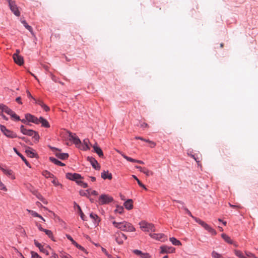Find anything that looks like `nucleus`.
I'll use <instances>...</instances> for the list:
<instances>
[{
	"label": "nucleus",
	"mask_w": 258,
	"mask_h": 258,
	"mask_svg": "<svg viewBox=\"0 0 258 258\" xmlns=\"http://www.w3.org/2000/svg\"><path fill=\"white\" fill-rule=\"evenodd\" d=\"M112 224L115 227L123 231L133 232L135 231V228L132 224L126 221L117 222L113 221H112Z\"/></svg>",
	"instance_id": "nucleus-1"
},
{
	"label": "nucleus",
	"mask_w": 258,
	"mask_h": 258,
	"mask_svg": "<svg viewBox=\"0 0 258 258\" xmlns=\"http://www.w3.org/2000/svg\"><path fill=\"white\" fill-rule=\"evenodd\" d=\"M20 130L23 135L32 137L35 141L38 142L40 137L38 132L32 130L27 129L23 125H21Z\"/></svg>",
	"instance_id": "nucleus-2"
},
{
	"label": "nucleus",
	"mask_w": 258,
	"mask_h": 258,
	"mask_svg": "<svg viewBox=\"0 0 258 258\" xmlns=\"http://www.w3.org/2000/svg\"><path fill=\"white\" fill-rule=\"evenodd\" d=\"M193 219L201 225L203 228H204L205 229L207 230L209 232L211 233V234L213 235H215L217 234V232L215 230H214L213 228H212L210 225L207 224L206 223H205L204 221H202L200 219L197 218V217H193Z\"/></svg>",
	"instance_id": "nucleus-3"
},
{
	"label": "nucleus",
	"mask_w": 258,
	"mask_h": 258,
	"mask_svg": "<svg viewBox=\"0 0 258 258\" xmlns=\"http://www.w3.org/2000/svg\"><path fill=\"white\" fill-rule=\"evenodd\" d=\"M141 229L145 232H150L155 231L154 225L152 223H148L145 221H141L139 223Z\"/></svg>",
	"instance_id": "nucleus-4"
},
{
	"label": "nucleus",
	"mask_w": 258,
	"mask_h": 258,
	"mask_svg": "<svg viewBox=\"0 0 258 258\" xmlns=\"http://www.w3.org/2000/svg\"><path fill=\"white\" fill-rule=\"evenodd\" d=\"M113 201V198L108 195L102 194L98 199V204L100 205L108 204Z\"/></svg>",
	"instance_id": "nucleus-5"
},
{
	"label": "nucleus",
	"mask_w": 258,
	"mask_h": 258,
	"mask_svg": "<svg viewBox=\"0 0 258 258\" xmlns=\"http://www.w3.org/2000/svg\"><path fill=\"white\" fill-rule=\"evenodd\" d=\"M0 129L1 132L8 138L13 139L18 137L16 133L12 131L7 129L4 125H0Z\"/></svg>",
	"instance_id": "nucleus-6"
},
{
	"label": "nucleus",
	"mask_w": 258,
	"mask_h": 258,
	"mask_svg": "<svg viewBox=\"0 0 258 258\" xmlns=\"http://www.w3.org/2000/svg\"><path fill=\"white\" fill-rule=\"evenodd\" d=\"M10 8L14 14L16 16H20V12L19 11L17 6L16 5L15 2L11 0H8Z\"/></svg>",
	"instance_id": "nucleus-7"
},
{
	"label": "nucleus",
	"mask_w": 258,
	"mask_h": 258,
	"mask_svg": "<svg viewBox=\"0 0 258 258\" xmlns=\"http://www.w3.org/2000/svg\"><path fill=\"white\" fill-rule=\"evenodd\" d=\"M69 134V140L72 142L74 144H75L77 146L80 145L81 143V140L75 134H73L70 132H68Z\"/></svg>",
	"instance_id": "nucleus-8"
},
{
	"label": "nucleus",
	"mask_w": 258,
	"mask_h": 258,
	"mask_svg": "<svg viewBox=\"0 0 258 258\" xmlns=\"http://www.w3.org/2000/svg\"><path fill=\"white\" fill-rule=\"evenodd\" d=\"M114 236L115 241L118 244H122L123 241L127 239V236L122 233H116Z\"/></svg>",
	"instance_id": "nucleus-9"
},
{
	"label": "nucleus",
	"mask_w": 258,
	"mask_h": 258,
	"mask_svg": "<svg viewBox=\"0 0 258 258\" xmlns=\"http://www.w3.org/2000/svg\"><path fill=\"white\" fill-rule=\"evenodd\" d=\"M66 176L67 178L75 181H76L77 179L83 178V177L81 175V174L77 173H67Z\"/></svg>",
	"instance_id": "nucleus-10"
},
{
	"label": "nucleus",
	"mask_w": 258,
	"mask_h": 258,
	"mask_svg": "<svg viewBox=\"0 0 258 258\" xmlns=\"http://www.w3.org/2000/svg\"><path fill=\"white\" fill-rule=\"evenodd\" d=\"M161 253H172L175 252V248L167 245H163L160 247Z\"/></svg>",
	"instance_id": "nucleus-11"
},
{
	"label": "nucleus",
	"mask_w": 258,
	"mask_h": 258,
	"mask_svg": "<svg viewBox=\"0 0 258 258\" xmlns=\"http://www.w3.org/2000/svg\"><path fill=\"white\" fill-rule=\"evenodd\" d=\"M87 161L90 163L95 170H99L100 169L101 167L100 165L94 158L88 156L87 157Z\"/></svg>",
	"instance_id": "nucleus-12"
},
{
	"label": "nucleus",
	"mask_w": 258,
	"mask_h": 258,
	"mask_svg": "<svg viewBox=\"0 0 258 258\" xmlns=\"http://www.w3.org/2000/svg\"><path fill=\"white\" fill-rule=\"evenodd\" d=\"M25 117L26 118V120H27L28 122H31L36 124H39L38 118L33 115H32L30 113H26L25 115Z\"/></svg>",
	"instance_id": "nucleus-13"
},
{
	"label": "nucleus",
	"mask_w": 258,
	"mask_h": 258,
	"mask_svg": "<svg viewBox=\"0 0 258 258\" xmlns=\"http://www.w3.org/2000/svg\"><path fill=\"white\" fill-rule=\"evenodd\" d=\"M13 59L15 62L19 66H21L24 63L23 57L17 53L14 54Z\"/></svg>",
	"instance_id": "nucleus-14"
},
{
	"label": "nucleus",
	"mask_w": 258,
	"mask_h": 258,
	"mask_svg": "<svg viewBox=\"0 0 258 258\" xmlns=\"http://www.w3.org/2000/svg\"><path fill=\"white\" fill-rule=\"evenodd\" d=\"M92 147L94 149V152H95L99 157L103 158L104 155L102 149L98 146L97 143H95L93 146Z\"/></svg>",
	"instance_id": "nucleus-15"
},
{
	"label": "nucleus",
	"mask_w": 258,
	"mask_h": 258,
	"mask_svg": "<svg viewBox=\"0 0 258 258\" xmlns=\"http://www.w3.org/2000/svg\"><path fill=\"white\" fill-rule=\"evenodd\" d=\"M25 153L30 158H37L38 157L37 154L34 152V150L31 147H28L27 149L25 150Z\"/></svg>",
	"instance_id": "nucleus-16"
},
{
	"label": "nucleus",
	"mask_w": 258,
	"mask_h": 258,
	"mask_svg": "<svg viewBox=\"0 0 258 258\" xmlns=\"http://www.w3.org/2000/svg\"><path fill=\"white\" fill-rule=\"evenodd\" d=\"M34 242L35 245L39 248L41 252L45 253L46 255H49V252L45 248H44L43 245L38 242L36 240H34Z\"/></svg>",
	"instance_id": "nucleus-17"
},
{
	"label": "nucleus",
	"mask_w": 258,
	"mask_h": 258,
	"mask_svg": "<svg viewBox=\"0 0 258 258\" xmlns=\"http://www.w3.org/2000/svg\"><path fill=\"white\" fill-rule=\"evenodd\" d=\"M13 150L14 151V152L17 154V155L18 156H19L21 159L22 160L25 162L26 165L29 167V168H31V165H30V164L29 163V162L26 160V159L25 158V157L22 154H21L18 151V150L16 148H13Z\"/></svg>",
	"instance_id": "nucleus-18"
},
{
	"label": "nucleus",
	"mask_w": 258,
	"mask_h": 258,
	"mask_svg": "<svg viewBox=\"0 0 258 258\" xmlns=\"http://www.w3.org/2000/svg\"><path fill=\"white\" fill-rule=\"evenodd\" d=\"M172 201L173 202H175L177 203H179L182 206H181V208L182 209H183L186 212V213L189 216H190L191 217H192L193 218V217H195L194 216H192L191 213L189 211V210L186 208L184 206V202L181 201H178V200H172Z\"/></svg>",
	"instance_id": "nucleus-19"
},
{
	"label": "nucleus",
	"mask_w": 258,
	"mask_h": 258,
	"mask_svg": "<svg viewBox=\"0 0 258 258\" xmlns=\"http://www.w3.org/2000/svg\"><path fill=\"white\" fill-rule=\"evenodd\" d=\"M125 208L128 210H132L133 208V201L132 199L127 200L123 204Z\"/></svg>",
	"instance_id": "nucleus-20"
},
{
	"label": "nucleus",
	"mask_w": 258,
	"mask_h": 258,
	"mask_svg": "<svg viewBox=\"0 0 258 258\" xmlns=\"http://www.w3.org/2000/svg\"><path fill=\"white\" fill-rule=\"evenodd\" d=\"M0 109L2 110V111L5 112V113L10 115L12 113V112L13 111L7 106L3 104H0Z\"/></svg>",
	"instance_id": "nucleus-21"
},
{
	"label": "nucleus",
	"mask_w": 258,
	"mask_h": 258,
	"mask_svg": "<svg viewBox=\"0 0 258 258\" xmlns=\"http://www.w3.org/2000/svg\"><path fill=\"white\" fill-rule=\"evenodd\" d=\"M38 121H39V123H41V126L44 127L49 128L50 127L48 121L43 117H40L39 118H38Z\"/></svg>",
	"instance_id": "nucleus-22"
},
{
	"label": "nucleus",
	"mask_w": 258,
	"mask_h": 258,
	"mask_svg": "<svg viewBox=\"0 0 258 258\" xmlns=\"http://www.w3.org/2000/svg\"><path fill=\"white\" fill-rule=\"evenodd\" d=\"M101 177L103 179H108L109 180H111L112 178V174L111 173H109L108 171H103L101 173Z\"/></svg>",
	"instance_id": "nucleus-23"
},
{
	"label": "nucleus",
	"mask_w": 258,
	"mask_h": 258,
	"mask_svg": "<svg viewBox=\"0 0 258 258\" xmlns=\"http://www.w3.org/2000/svg\"><path fill=\"white\" fill-rule=\"evenodd\" d=\"M187 155L188 156H190V157L194 159V160L196 161V162L198 163V165H200V163L201 161V156L198 154H192L191 153H187Z\"/></svg>",
	"instance_id": "nucleus-24"
},
{
	"label": "nucleus",
	"mask_w": 258,
	"mask_h": 258,
	"mask_svg": "<svg viewBox=\"0 0 258 258\" xmlns=\"http://www.w3.org/2000/svg\"><path fill=\"white\" fill-rule=\"evenodd\" d=\"M54 154L55 156L61 160L67 159L69 157V155L68 153H60L58 152H56L54 153Z\"/></svg>",
	"instance_id": "nucleus-25"
},
{
	"label": "nucleus",
	"mask_w": 258,
	"mask_h": 258,
	"mask_svg": "<svg viewBox=\"0 0 258 258\" xmlns=\"http://www.w3.org/2000/svg\"><path fill=\"white\" fill-rule=\"evenodd\" d=\"M90 217L93 220V222L95 224H98L100 221V218L96 214L93 213H90Z\"/></svg>",
	"instance_id": "nucleus-26"
},
{
	"label": "nucleus",
	"mask_w": 258,
	"mask_h": 258,
	"mask_svg": "<svg viewBox=\"0 0 258 258\" xmlns=\"http://www.w3.org/2000/svg\"><path fill=\"white\" fill-rule=\"evenodd\" d=\"M49 160L55 164V165L60 166H65V164L61 162V161H59L58 160L56 159V158L53 157H50L49 158Z\"/></svg>",
	"instance_id": "nucleus-27"
},
{
	"label": "nucleus",
	"mask_w": 258,
	"mask_h": 258,
	"mask_svg": "<svg viewBox=\"0 0 258 258\" xmlns=\"http://www.w3.org/2000/svg\"><path fill=\"white\" fill-rule=\"evenodd\" d=\"M150 235L153 238H154L155 239L159 240H161L164 236V234H162V233H159V234L153 233V234H150Z\"/></svg>",
	"instance_id": "nucleus-28"
},
{
	"label": "nucleus",
	"mask_w": 258,
	"mask_h": 258,
	"mask_svg": "<svg viewBox=\"0 0 258 258\" xmlns=\"http://www.w3.org/2000/svg\"><path fill=\"white\" fill-rule=\"evenodd\" d=\"M1 170L4 172V173L5 174H6V175L10 176H11V178L12 179H15V177L13 175V171L12 170H9V169H5L4 168H1Z\"/></svg>",
	"instance_id": "nucleus-29"
},
{
	"label": "nucleus",
	"mask_w": 258,
	"mask_h": 258,
	"mask_svg": "<svg viewBox=\"0 0 258 258\" xmlns=\"http://www.w3.org/2000/svg\"><path fill=\"white\" fill-rule=\"evenodd\" d=\"M74 205H75V206H77L82 220H83V221H85L86 220V219H85V215H84V214L82 212L80 206L79 205H78L76 202H74Z\"/></svg>",
	"instance_id": "nucleus-30"
},
{
	"label": "nucleus",
	"mask_w": 258,
	"mask_h": 258,
	"mask_svg": "<svg viewBox=\"0 0 258 258\" xmlns=\"http://www.w3.org/2000/svg\"><path fill=\"white\" fill-rule=\"evenodd\" d=\"M222 238L228 243L232 244L233 241L231 239L230 237L225 233L221 234Z\"/></svg>",
	"instance_id": "nucleus-31"
},
{
	"label": "nucleus",
	"mask_w": 258,
	"mask_h": 258,
	"mask_svg": "<svg viewBox=\"0 0 258 258\" xmlns=\"http://www.w3.org/2000/svg\"><path fill=\"white\" fill-rule=\"evenodd\" d=\"M169 240L170 241V242L174 245H176V246H179V245H181V242L177 240L176 238H175V237H170L169 238Z\"/></svg>",
	"instance_id": "nucleus-32"
},
{
	"label": "nucleus",
	"mask_w": 258,
	"mask_h": 258,
	"mask_svg": "<svg viewBox=\"0 0 258 258\" xmlns=\"http://www.w3.org/2000/svg\"><path fill=\"white\" fill-rule=\"evenodd\" d=\"M84 144L83 145V150L87 151L90 149V147L88 144L90 143L89 140L88 139H85L83 141Z\"/></svg>",
	"instance_id": "nucleus-33"
},
{
	"label": "nucleus",
	"mask_w": 258,
	"mask_h": 258,
	"mask_svg": "<svg viewBox=\"0 0 258 258\" xmlns=\"http://www.w3.org/2000/svg\"><path fill=\"white\" fill-rule=\"evenodd\" d=\"M36 197L39 200H40L43 204H47V200L43 198V197L40 194V193H36L35 194Z\"/></svg>",
	"instance_id": "nucleus-34"
},
{
	"label": "nucleus",
	"mask_w": 258,
	"mask_h": 258,
	"mask_svg": "<svg viewBox=\"0 0 258 258\" xmlns=\"http://www.w3.org/2000/svg\"><path fill=\"white\" fill-rule=\"evenodd\" d=\"M21 23L23 24L24 26L28 30H29L31 33L33 32V29L31 26H29L25 20H23L21 21Z\"/></svg>",
	"instance_id": "nucleus-35"
},
{
	"label": "nucleus",
	"mask_w": 258,
	"mask_h": 258,
	"mask_svg": "<svg viewBox=\"0 0 258 258\" xmlns=\"http://www.w3.org/2000/svg\"><path fill=\"white\" fill-rule=\"evenodd\" d=\"M42 175L44 176L46 178H54V176L53 174L50 173V172L45 170L43 171Z\"/></svg>",
	"instance_id": "nucleus-36"
},
{
	"label": "nucleus",
	"mask_w": 258,
	"mask_h": 258,
	"mask_svg": "<svg viewBox=\"0 0 258 258\" xmlns=\"http://www.w3.org/2000/svg\"><path fill=\"white\" fill-rule=\"evenodd\" d=\"M44 232L45 233V234L53 241H55V240L53 239V235L52 233V232L50 230L45 229L44 231Z\"/></svg>",
	"instance_id": "nucleus-37"
},
{
	"label": "nucleus",
	"mask_w": 258,
	"mask_h": 258,
	"mask_svg": "<svg viewBox=\"0 0 258 258\" xmlns=\"http://www.w3.org/2000/svg\"><path fill=\"white\" fill-rule=\"evenodd\" d=\"M133 177L137 181L139 185L143 188L144 189L147 190V188L146 187L145 185L143 184L141 181L137 178V177L134 175H132Z\"/></svg>",
	"instance_id": "nucleus-38"
},
{
	"label": "nucleus",
	"mask_w": 258,
	"mask_h": 258,
	"mask_svg": "<svg viewBox=\"0 0 258 258\" xmlns=\"http://www.w3.org/2000/svg\"><path fill=\"white\" fill-rule=\"evenodd\" d=\"M27 211L29 213H30L32 215V216H33L34 217H38L39 218H42V217L40 215L38 214L37 212H36L35 211H32V210H28V209H27Z\"/></svg>",
	"instance_id": "nucleus-39"
},
{
	"label": "nucleus",
	"mask_w": 258,
	"mask_h": 258,
	"mask_svg": "<svg viewBox=\"0 0 258 258\" xmlns=\"http://www.w3.org/2000/svg\"><path fill=\"white\" fill-rule=\"evenodd\" d=\"M124 211L123 207L121 206H116V209L114 210L115 213H118L119 214L123 213Z\"/></svg>",
	"instance_id": "nucleus-40"
},
{
	"label": "nucleus",
	"mask_w": 258,
	"mask_h": 258,
	"mask_svg": "<svg viewBox=\"0 0 258 258\" xmlns=\"http://www.w3.org/2000/svg\"><path fill=\"white\" fill-rule=\"evenodd\" d=\"M211 254L213 258H223V256L221 254L215 251H213Z\"/></svg>",
	"instance_id": "nucleus-41"
},
{
	"label": "nucleus",
	"mask_w": 258,
	"mask_h": 258,
	"mask_svg": "<svg viewBox=\"0 0 258 258\" xmlns=\"http://www.w3.org/2000/svg\"><path fill=\"white\" fill-rule=\"evenodd\" d=\"M142 172L144 173V174H145L148 176H149L150 175H152L153 174V172L152 171L148 170V169H147L145 167L143 169Z\"/></svg>",
	"instance_id": "nucleus-42"
},
{
	"label": "nucleus",
	"mask_w": 258,
	"mask_h": 258,
	"mask_svg": "<svg viewBox=\"0 0 258 258\" xmlns=\"http://www.w3.org/2000/svg\"><path fill=\"white\" fill-rule=\"evenodd\" d=\"M90 189H87L86 190H81L79 192L80 193V195L81 196H86V197H88V194L89 193V191H90Z\"/></svg>",
	"instance_id": "nucleus-43"
},
{
	"label": "nucleus",
	"mask_w": 258,
	"mask_h": 258,
	"mask_svg": "<svg viewBox=\"0 0 258 258\" xmlns=\"http://www.w3.org/2000/svg\"><path fill=\"white\" fill-rule=\"evenodd\" d=\"M12 118H14L16 121H20V117L17 115L14 111L12 112V113L10 115Z\"/></svg>",
	"instance_id": "nucleus-44"
},
{
	"label": "nucleus",
	"mask_w": 258,
	"mask_h": 258,
	"mask_svg": "<svg viewBox=\"0 0 258 258\" xmlns=\"http://www.w3.org/2000/svg\"><path fill=\"white\" fill-rule=\"evenodd\" d=\"M234 253L236 256L239 257V258H242L244 255H243L242 252L238 250H235Z\"/></svg>",
	"instance_id": "nucleus-45"
},
{
	"label": "nucleus",
	"mask_w": 258,
	"mask_h": 258,
	"mask_svg": "<svg viewBox=\"0 0 258 258\" xmlns=\"http://www.w3.org/2000/svg\"><path fill=\"white\" fill-rule=\"evenodd\" d=\"M122 156L124 159H125L128 161L132 162H134V161H135V159H133L130 157H128L124 154H122Z\"/></svg>",
	"instance_id": "nucleus-46"
},
{
	"label": "nucleus",
	"mask_w": 258,
	"mask_h": 258,
	"mask_svg": "<svg viewBox=\"0 0 258 258\" xmlns=\"http://www.w3.org/2000/svg\"><path fill=\"white\" fill-rule=\"evenodd\" d=\"M31 258H42L38 254L34 251H31Z\"/></svg>",
	"instance_id": "nucleus-47"
},
{
	"label": "nucleus",
	"mask_w": 258,
	"mask_h": 258,
	"mask_svg": "<svg viewBox=\"0 0 258 258\" xmlns=\"http://www.w3.org/2000/svg\"><path fill=\"white\" fill-rule=\"evenodd\" d=\"M48 147L51 150L52 152H54V153H56V151H61V149L51 146L50 145H49Z\"/></svg>",
	"instance_id": "nucleus-48"
},
{
	"label": "nucleus",
	"mask_w": 258,
	"mask_h": 258,
	"mask_svg": "<svg viewBox=\"0 0 258 258\" xmlns=\"http://www.w3.org/2000/svg\"><path fill=\"white\" fill-rule=\"evenodd\" d=\"M33 100L35 101V103L39 105L40 106H41L44 102L40 99H36L35 98H33Z\"/></svg>",
	"instance_id": "nucleus-49"
},
{
	"label": "nucleus",
	"mask_w": 258,
	"mask_h": 258,
	"mask_svg": "<svg viewBox=\"0 0 258 258\" xmlns=\"http://www.w3.org/2000/svg\"><path fill=\"white\" fill-rule=\"evenodd\" d=\"M41 107L45 111H49L50 110V108L49 107L46 105V104H45L44 103H43L41 106Z\"/></svg>",
	"instance_id": "nucleus-50"
},
{
	"label": "nucleus",
	"mask_w": 258,
	"mask_h": 258,
	"mask_svg": "<svg viewBox=\"0 0 258 258\" xmlns=\"http://www.w3.org/2000/svg\"><path fill=\"white\" fill-rule=\"evenodd\" d=\"M141 258H150V254L148 253H143L141 255Z\"/></svg>",
	"instance_id": "nucleus-51"
},
{
	"label": "nucleus",
	"mask_w": 258,
	"mask_h": 258,
	"mask_svg": "<svg viewBox=\"0 0 258 258\" xmlns=\"http://www.w3.org/2000/svg\"><path fill=\"white\" fill-rule=\"evenodd\" d=\"M133 252L135 254H137V255H140V256L142 254V251H141L140 250H138V249H135V250H133Z\"/></svg>",
	"instance_id": "nucleus-52"
},
{
	"label": "nucleus",
	"mask_w": 258,
	"mask_h": 258,
	"mask_svg": "<svg viewBox=\"0 0 258 258\" xmlns=\"http://www.w3.org/2000/svg\"><path fill=\"white\" fill-rule=\"evenodd\" d=\"M52 183L55 185V186H58L60 185L62 186V185L56 179H53L52 181Z\"/></svg>",
	"instance_id": "nucleus-53"
},
{
	"label": "nucleus",
	"mask_w": 258,
	"mask_h": 258,
	"mask_svg": "<svg viewBox=\"0 0 258 258\" xmlns=\"http://www.w3.org/2000/svg\"><path fill=\"white\" fill-rule=\"evenodd\" d=\"M78 249H79L80 250L85 252V253H87V250L85 249L84 247H83L82 246H81V245L79 244V245L77 247Z\"/></svg>",
	"instance_id": "nucleus-54"
},
{
	"label": "nucleus",
	"mask_w": 258,
	"mask_h": 258,
	"mask_svg": "<svg viewBox=\"0 0 258 258\" xmlns=\"http://www.w3.org/2000/svg\"><path fill=\"white\" fill-rule=\"evenodd\" d=\"M141 127L142 128H148L149 125L146 122H143L141 124Z\"/></svg>",
	"instance_id": "nucleus-55"
},
{
	"label": "nucleus",
	"mask_w": 258,
	"mask_h": 258,
	"mask_svg": "<svg viewBox=\"0 0 258 258\" xmlns=\"http://www.w3.org/2000/svg\"><path fill=\"white\" fill-rule=\"evenodd\" d=\"M36 225L40 231L43 232L45 230V229L42 227L40 224H37Z\"/></svg>",
	"instance_id": "nucleus-56"
},
{
	"label": "nucleus",
	"mask_w": 258,
	"mask_h": 258,
	"mask_svg": "<svg viewBox=\"0 0 258 258\" xmlns=\"http://www.w3.org/2000/svg\"><path fill=\"white\" fill-rule=\"evenodd\" d=\"M50 76L51 79L55 82H57L56 77L53 75L52 73H50Z\"/></svg>",
	"instance_id": "nucleus-57"
},
{
	"label": "nucleus",
	"mask_w": 258,
	"mask_h": 258,
	"mask_svg": "<svg viewBox=\"0 0 258 258\" xmlns=\"http://www.w3.org/2000/svg\"><path fill=\"white\" fill-rule=\"evenodd\" d=\"M16 101L17 102H18L20 104H22V102L21 101V97H18L16 99Z\"/></svg>",
	"instance_id": "nucleus-58"
},
{
	"label": "nucleus",
	"mask_w": 258,
	"mask_h": 258,
	"mask_svg": "<svg viewBox=\"0 0 258 258\" xmlns=\"http://www.w3.org/2000/svg\"><path fill=\"white\" fill-rule=\"evenodd\" d=\"M67 238L70 240L72 242L74 240L72 236L69 234H66Z\"/></svg>",
	"instance_id": "nucleus-59"
},
{
	"label": "nucleus",
	"mask_w": 258,
	"mask_h": 258,
	"mask_svg": "<svg viewBox=\"0 0 258 258\" xmlns=\"http://www.w3.org/2000/svg\"><path fill=\"white\" fill-rule=\"evenodd\" d=\"M136 168L138 169L140 171L142 172L143 170V169H144L145 167H142L139 166H136Z\"/></svg>",
	"instance_id": "nucleus-60"
},
{
	"label": "nucleus",
	"mask_w": 258,
	"mask_h": 258,
	"mask_svg": "<svg viewBox=\"0 0 258 258\" xmlns=\"http://www.w3.org/2000/svg\"><path fill=\"white\" fill-rule=\"evenodd\" d=\"M76 182L78 185L81 186L83 181H82L81 180H78V179H77V180H76Z\"/></svg>",
	"instance_id": "nucleus-61"
},
{
	"label": "nucleus",
	"mask_w": 258,
	"mask_h": 258,
	"mask_svg": "<svg viewBox=\"0 0 258 258\" xmlns=\"http://www.w3.org/2000/svg\"><path fill=\"white\" fill-rule=\"evenodd\" d=\"M19 139H21V140L24 141L25 142H26V143L28 142V139L25 137H18Z\"/></svg>",
	"instance_id": "nucleus-62"
},
{
	"label": "nucleus",
	"mask_w": 258,
	"mask_h": 258,
	"mask_svg": "<svg viewBox=\"0 0 258 258\" xmlns=\"http://www.w3.org/2000/svg\"><path fill=\"white\" fill-rule=\"evenodd\" d=\"M22 123H26V124H29L27 122V120H26V118H25V119H21L20 120Z\"/></svg>",
	"instance_id": "nucleus-63"
},
{
	"label": "nucleus",
	"mask_w": 258,
	"mask_h": 258,
	"mask_svg": "<svg viewBox=\"0 0 258 258\" xmlns=\"http://www.w3.org/2000/svg\"><path fill=\"white\" fill-rule=\"evenodd\" d=\"M150 144L151 148H154L156 146V143L152 141H151Z\"/></svg>",
	"instance_id": "nucleus-64"
}]
</instances>
